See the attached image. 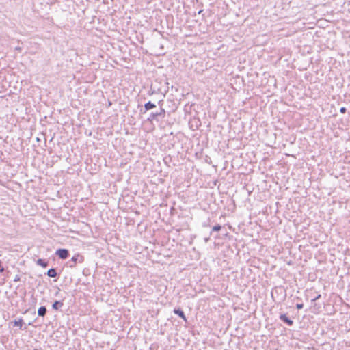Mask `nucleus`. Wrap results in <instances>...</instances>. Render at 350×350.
<instances>
[{"instance_id": "nucleus-8", "label": "nucleus", "mask_w": 350, "mask_h": 350, "mask_svg": "<svg viewBox=\"0 0 350 350\" xmlns=\"http://www.w3.org/2000/svg\"><path fill=\"white\" fill-rule=\"evenodd\" d=\"M23 324H24V322L22 319H18L14 321V325L18 327L20 329L23 327Z\"/></svg>"}, {"instance_id": "nucleus-14", "label": "nucleus", "mask_w": 350, "mask_h": 350, "mask_svg": "<svg viewBox=\"0 0 350 350\" xmlns=\"http://www.w3.org/2000/svg\"><path fill=\"white\" fill-rule=\"evenodd\" d=\"M221 229V226L218 224V225L215 226L213 228L212 231H219Z\"/></svg>"}, {"instance_id": "nucleus-16", "label": "nucleus", "mask_w": 350, "mask_h": 350, "mask_svg": "<svg viewBox=\"0 0 350 350\" xmlns=\"http://www.w3.org/2000/svg\"><path fill=\"white\" fill-rule=\"evenodd\" d=\"M297 309H301L303 308V304H297Z\"/></svg>"}, {"instance_id": "nucleus-15", "label": "nucleus", "mask_w": 350, "mask_h": 350, "mask_svg": "<svg viewBox=\"0 0 350 350\" xmlns=\"http://www.w3.org/2000/svg\"><path fill=\"white\" fill-rule=\"evenodd\" d=\"M346 111H347V109H346V108H345V107H341V108H340V113H345L346 112Z\"/></svg>"}, {"instance_id": "nucleus-7", "label": "nucleus", "mask_w": 350, "mask_h": 350, "mask_svg": "<svg viewBox=\"0 0 350 350\" xmlns=\"http://www.w3.org/2000/svg\"><path fill=\"white\" fill-rule=\"evenodd\" d=\"M174 312L178 314L180 318H182L184 321H187L186 317L184 312L179 309H174Z\"/></svg>"}, {"instance_id": "nucleus-9", "label": "nucleus", "mask_w": 350, "mask_h": 350, "mask_svg": "<svg viewBox=\"0 0 350 350\" xmlns=\"http://www.w3.org/2000/svg\"><path fill=\"white\" fill-rule=\"evenodd\" d=\"M47 275L49 277H51V278H54L57 275V271L55 269H50L49 270H48L47 271Z\"/></svg>"}, {"instance_id": "nucleus-12", "label": "nucleus", "mask_w": 350, "mask_h": 350, "mask_svg": "<svg viewBox=\"0 0 350 350\" xmlns=\"http://www.w3.org/2000/svg\"><path fill=\"white\" fill-rule=\"evenodd\" d=\"M37 264L43 267H46L48 266V262L40 258L37 260Z\"/></svg>"}, {"instance_id": "nucleus-2", "label": "nucleus", "mask_w": 350, "mask_h": 350, "mask_svg": "<svg viewBox=\"0 0 350 350\" xmlns=\"http://www.w3.org/2000/svg\"><path fill=\"white\" fill-rule=\"evenodd\" d=\"M55 254L61 259H66L69 256V252L66 249H58Z\"/></svg>"}, {"instance_id": "nucleus-11", "label": "nucleus", "mask_w": 350, "mask_h": 350, "mask_svg": "<svg viewBox=\"0 0 350 350\" xmlns=\"http://www.w3.org/2000/svg\"><path fill=\"white\" fill-rule=\"evenodd\" d=\"M63 306V303L62 301H56L53 304V308L55 310H58L59 308H61Z\"/></svg>"}, {"instance_id": "nucleus-10", "label": "nucleus", "mask_w": 350, "mask_h": 350, "mask_svg": "<svg viewBox=\"0 0 350 350\" xmlns=\"http://www.w3.org/2000/svg\"><path fill=\"white\" fill-rule=\"evenodd\" d=\"M46 309L45 307H40L38 311V315L44 317L46 314Z\"/></svg>"}, {"instance_id": "nucleus-17", "label": "nucleus", "mask_w": 350, "mask_h": 350, "mask_svg": "<svg viewBox=\"0 0 350 350\" xmlns=\"http://www.w3.org/2000/svg\"><path fill=\"white\" fill-rule=\"evenodd\" d=\"M4 272V268L1 265V262H0V273Z\"/></svg>"}, {"instance_id": "nucleus-5", "label": "nucleus", "mask_w": 350, "mask_h": 350, "mask_svg": "<svg viewBox=\"0 0 350 350\" xmlns=\"http://www.w3.org/2000/svg\"><path fill=\"white\" fill-rule=\"evenodd\" d=\"M280 319L284 321V323H287L288 325H292L293 322L292 320L289 319L286 314H282L280 316Z\"/></svg>"}, {"instance_id": "nucleus-3", "label": "nucleus", "mask_w": 350, "mask_h": 350, "mask_svg": "<svg viewBox=\"0 0 350 350\" xmlns=\"http://www.w3.org/2000/svg\"><path fill=\"white\" fill-rule=\"evenodd\" d=\"M14 273H12L9 271H6L3 272V275L5 277L4 282H8L9 284L12 283L14 279Z\"/></svg>"}, {"instance_id": "nucleus-4", "label": "nucleus", "mask_w": 350, "mask_h": 350, "mask_svg": "<svg viewBox=\"0 0 350 350\" xmlns=\"http://www.w3.org/2000/svg\"><path fill=\"white\" fill-rule=\"evenodd\" d=\"M165 113V111L163 109H161L159 112L157 113H151L150 116L148 118V121H152L155 120L157 116H163Z\"/></svg>"}, {"instance_id": "nucleus-6", "label": "nucleus", "mask_w": 350, "mask_h": 350, "mask_svg": "<svg viewBox=\"0 0 350 350\" xmlns=\"http://www.w3.org/2000/svg\"><path fill=\"white\" fill-rule=\"evenodd\" d=\"M154 107H156V105L154 103H151L150 101H148L144 105L145 112Z\"/></svg>"}, {"instance_id": "nucleus-13", "label": "nucleus", "mask_w": 350, "mask_h": 350, "mask_svg": "<svg viewBox=\"0 0 350 350\" xmlns=\"http://www.w3.org/2000/svg\"><path fill=\"white\" fill-rule=\"evenodd\" d=\"M23 277V275H18V274H15L14 275V279H13V281L12 282H19V281H23L21 280V278Z\"/></svg>"}, {"instance_id": "nucleus-18", "label": "nucleus", "mask_w": 350, "mask_h": 350, "mask_svg": "<svg viewBox=\"0 0 350 350\" xmlns=\"http://www.w3.org/2000/svg\"><path fill=\"white\" fill-rule=\"evenodd\" d=\"M209 241V237L205 238L204 241L207 243Z\"/></svg>"}, {"instance_id": "nucleus-1", "label": "nucleus", "mask_w": 350, "mask_h": 350, "mask_svg": "<svg viewBox=\"0 0 350 350\" xmlns=\"http://www.w3.org/2000/svg\"><path fill=\"white\" fill-rule=\"evenodd\" d=\"M84 261L83 256L77 254L72 257L68 264L70 267H74L77 263H82Z\"/></svg>"}]
</instances>
